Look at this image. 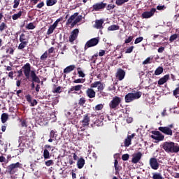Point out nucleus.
<instances>
[{"label":"nucleus","mask_w":179,"mask_h":179,"mask_svg":"<svg viewBox=\"0 0 179 179\" xmlns=\"http://www.w3.org/2000/svg\"><path fill=\"white\" fill-rule=\"evenodd\" d=\"M163 149L166 153H178L179 145L173 141H166L163 143Z\"/></svg>","instance_id":"nucleus-1"},{"label":"nucleus","mask_w":179,"mask_h":179,"mask_svg":"<svg viewBox=\"0 0 179 179\" xmlns=\"http://www.w3.org/2000/svg\"><path fill=\"white\" fill-rule=\"evenodd\" d=\"M173 128H174V124H171L166 127H159L158 129L159 131H160V132H162L164 135H167L168 136H173V134H175V138L178 139L177 136H178L179 133L174 131L173 130Z\"/></svg>","instance_id":"nucleus-2"},{"label":"nucleus","mask_w":179,"mask_h":179,"mask_svg":"<svg viewBox=\"0 0 179 179\" xmlns=\"http://www.w3.org/2000/svg\"><path fill=\"white\" fill-rule=\"evenodd\" d=\"M79 15V13H75L73 15H72L67 20L66 25L69 26L71 25V27H74L82 20V15Z\"/></svg>","instance_id":"nucleus-3"},{"label":"nucleus","mask_w":179,"mask_h":179,"mask_svg":"<svg viewBox=\"0 0 179 179\" xmlns=\"http://www.w3.org/2000/svg\"><path fill=\"white\" fill-rule=\"evenodd\" d=\"M142 96V92H136V93H128L124 96L125 103H131L134 100H138Z\"/></svg>","instance_id":"nucleus-4"},{"label":"nucleus","mask_w":179,"mask_h":179,"mask_svg":"<svg viewBox=\"0 0 179 179\" xmlns=\"http://www.w3.org/2000/svg\"><path fill=\"white\" fill-rule=\"evenodd\" d=\"M121 104V98L115 96L109 103L110 110H117V108Z\"/></svg>","instance_id":"nucleus-5"},{"label":"nucleus","mask_w":179,"mask_h":179,"mask_svg":"<svg viewBox=\"0 0 179 179\" xmlns=\"http://www.w3.org/2000/svg\"><path fill=\"white\" fill-rule=\"evenodd\" d=\"M20 166H22V164L19 162L11 164L7 166L6 172L8 173V174H15V173L17 171L16 169L20 168Z\"/></svg>","instance_id":"nucleus-6"},{"label":"nucleus","mask_w":179,"mask_h":179,"mask_svg":"<svg viewBox=\"0 0 179 179\" xmlns=\"http://www.w3.org/2000/svg\"><path fill=\"white\" fill-rule=\"evenodd\" d=\"M99 41H100V38H93L87 41L85 45V50H87V48H90V47H96L97 44H99Z\"/></svg>","instance_id":"nucleus-7"},{"label":"nucleus","mask_w":179,"mask_h":179,"mask_svg":"<svg viewBox=\"0 0 179 179\" xmlns=\"http://www.w3.org/2000/svg\"><path fill=\"white\" fill-rule=\"evenodd\" d=\"M151 134H152L150 136V138H152V139H155V141H157L158 142H162V141H164V135H163V134L160 133V131H151Z\"/></svg>","instance_id":"nucleus-8"},{"label":"nucleus","mask_w":179,"mask_h":179,"mask_svg":"<svg viewBox=\"0 0 179 179\" xmlns=\"http://www.w3.org/2000/svg\"><path fill=\"white\" fill-rule=\"evenodd\" d=\"M156 13V8H152L150 11H145L141 14L142 19H150V17H153L155 14Z\"/></svg>","instance_id":"nucleus-9"},{"label":"nucleus","mask_w":179,"mask_h":179,"mask_svg":"<svg viewBox=\"0 0 179 179\" xmlns=\"http://www.w3.org/2000/svg\"><path fill=\"white\" fill-rule=\"evenodd\" d=\"M149 164L152 170H159V167H160V164H159L157 159L155 157L150 159Z\"/></svg>","instance_id":"nucleus-10"},{"label":"nucleus","mask_w":179,"mask_h":179,"mask_svg":"<svg viewBox=\"0 0 179 179\" xmlns=\"http://www.w3.org/2000/svg\"><path fill=\"white\" fill-rule=\"evenodd\" d=\"M142 152H138L137 153H134L132 155V159L131 163L134 164H137V163H139L141 162V159H142Z\"/></svg>","instance_id":"nucleus-11"},{"label":"nucleus","mask_w":179,"mask_h":179,"mask_svg":"<svg viewBox=\"0 0 179 179\" xmlns=\"http://www.w3.org/2000/svg\"><path fill=\"white\" fill-rule=\"evenodd\" d=\"M78 36H79V29H75L72 31L71 33V35L69 36V41L70 43H73V41L78 38Z\"/></svg>","instance_id":"nucleus-12"},{"label":"nucleus","mask_w":179,"mask_h":179,"mask_svg":"<svg viewBox=\"0 0 179 179\" xmlns=\"http://www.w3.org/2000/svg\"><path fill=\"white\" fill-rule=\"evenodd\" d=\"M115 76L118 80H124V78H125V71L122 69H118Z\"/></svg>","instance_id":"nucleus-13"},{"label":"nucleus","mask_w":179,"mask_h":179,"mask_svg":"<svg viewBox=\"0 0 179 179\" xmlns=\"http://www.w3.org/2000/svg\"><path fill=\"white\" fill-rule=\"evenodd\" d=\"M106 6H107V3H103V2L96 3L92 6V9L93 10L97 11V10H100L101 9H104Z\"/></svg>","instance_id":"nucleus-14"},{"label":"nucleus","mask_w":179,"mask_h":179,"mask_svg":"<svg viewBox=\"0 0 179 179\" xmlns=\"http://www.w3.org/2000/svg\"><path fill=\"white\" fill-rule=\"evenodd\" d=\"M80 122L84 128L89 127V122H90V117H89V113H87L83 116V120Z\"/></svg>","instance_id":"nucleus-15"},{"label":"nucleus","mask_w":179,"mask_h":179,"mask_svg":"<svg viewBox=\"0 0 179 179\" xmlns=\"http://www.w3.org/2000/svg\"><path fill=\"white\" fill-rule=\"evenodd\" d=\"M25 99H26L27 101H28V103H30L31 107H34V106H37V100L34 99L32 101L31 94L26 95Z\"/></svg>","instance_id":"nucleus-16"},{"label":"nucleus","mask_w":179,"mask_h":179,"mask_svg":"<svg viewBox=\"0 0 179 179\" xmlns=\"http://www.w3.org/2000/svg\"><path fill=\"white\" fill-rule=\"evenodd\" d=\"M86 95L89 99H94V97H96V92L92 88H88L86 90Z\"/></svg>","instance_id":"nucleus-17"},{"label":"nucleus","mask_w":179,"mask_h":179,"mask_svg":"<svg viewBox=\"0 0 179 179\" xmlns=\"http://www.w3.org/2000/svg\"><path fill=\"white\" fill-rule=\"evenodd\" d=\"M114 167L115 170V174L116 176H118L120 174V171H121V170L122 169V167L118 165V159H115Z\"/></svg>","instance_id":"nucleus-18"},{"label":"nucleus","mask_w":179,"mask_h":179,"mask_svg":"<svg viewBox=\"0 0 179 179\" xmlns=\"http://www.w3.org/2000/svg\"><path fill=\"white\" fill-rule=\"evenodd\" d=\"M169 79H170V76L169 74L165 75L164 77L161 78L158 80V85H164V83H166V82H167Z\"/></svg>","instance_id":"nucleus-19"},{"label":"nucleus","mask_w":179,"mask_h":179,"mask_svg":"<svg viewBox=\"0 0 179 179\" xmlns=\"http://www.w3.org/2000/svg\"><path fill=\"white\" fill-rule=\"evenodd\" d=\"M104 23V21L103 20H96L95 21V24L94 25V27L95 29H103V24Z\"/></svg>","instance_id":"nucleus-20"},{"label":"nucleus","mask_w":179,"mask_h":179,"mask_svg":"<svg viewBox=\"0 0 179 179\" xmlns=\"http://www.w3.org/2000/svg\"><path fill=\"white\" fill-rule=\"evenodd\" d=\"M31 78L35 83H40V78L37 77V75H36V72L34 71H31Z\"/></svg>","instance_id":"nucleus-21"},{"label":"nucleus","mask_w":179,"mask_h":179,"mask_svg":"<svg viewBox=\"0 0 179 179\" xmlns=\"http://www.w3.org/2000/svg\"><path fill=\"white\" fill-rule=\"evenodd\" d=\"M82 87H83V85H78L76 86H73L69 90V93H71V92H73V91L79 92V90H81Z\"/></svg>","instance_id":"nucleus-22"},{"label":"nucleus","mask_w":179,"mask_h":179,"mask_svg":"<svg viewBox=\"0 0 179 179\" xmlns=\"http://www.w3.org/2000/svg\"><path fill=\"white\" fill-rule=\"evenodd\" d=\"M78 169H83L85 166V159L83 157H80L77 162Z\"/></svg>","instance_id":"nucleus-23"},{"label":"nucleus","mask_w":179,"mask_h":179,"mask_svg":"<svg viewBox=\"0 0 179 179\" xmlns=\"http://www.w3.org/2000/svg\"><path fill=\"white\" fill-rule=\"evenodd\" d=\"M55 29H57V25L55 24H52L49 27L48 31H47V33L46 34L48 36H50V34H52V33H54V30H55Z\"/></svg>","instance_id":"nucleus-24"},{"label":"nucleus","mask_w":179,"mask_h":179,"mask_svg":"<svg viewBox=\"0 0 179 179\" xmlns=\"http://www.w3.org/2000/svg\"><path fill=\"white\" fill-rule=\"evenodd\" d=\"M25 136L28 138H34V136H36V132L34 131V130H29L26 134Z\"/></svg>","instance_id":"nucleus-25"},{"label":"nucleus","mask_w":179,"mask_h":179,"mask_svg":"<svg viewBox=\"0 0 179 179\" xmlns=\"http://www.w3.org/2000/svg\"><path fill=\"white\" fill-rule=\"evenodd\" d=\"M100 72H101V69H96L92 71V76H97V78H101V73Z\"/></svg>","instance_id":"nucleus-26"},{"label":"nucleus","mask_w":179,"mask_h":179,"mask_svg":"<svg viewBox=\"0 0 179 179\" xmlns=\"http://www.w3.org/2000/svg\"><path fill=\"white\" fill-rule=\"evenodd\" d=\"M9 119V115H8V113H3L1 114V122L2 124H5V122H6V121H8V120Z\"/></svg>","instance_id":"nucleus-27"},{"label":"nucleus","mask_w":179,"mask_h":179,"mask_svg":"<svg viewBox=\"0 0 179 179\" xmlns=\"http://www.w3.org/2000/svg\"><path fill=\"white\" fill-rule=\"evenodd\" d=\"M24 73L25 77L27 78V79H29V78H30V74L31 75V69L30 68H24Z\"/></svg>","instance_id":"nucleus-28"},{"label":"nucleus","mask_w":179,"mask_h":179,"mask_svg":"<svg viewBox=\"0 0 179 179\" xmlns=\"http://www.w3.org/2000/svg\"><path fill=\"white\" fill-rule=\"evenodd\" d=\"M108 31H114L115 30H120V26L115 25V24L110 25L108 27Z\"/></svg>","instance_id":"nucleus-29"},{"label":"nucleus","mask_w":179,"mask_h":179,"mask_svg":"<svg viewBox=\"0 0 179 179\" xmlns=\"http://www.w3.org/2000/svg\"><path fill=\"white\" fill-rule=\"evenodd\" d=\"M22 14H23V11L22 10L19 11L17 13L14 14L12 16L13 20H17V19L20 18Z\"/></svg>","instance_id":"nucleus-30"},{"label":"nucleus","mask_w":179,"mask_h":179,"mask_svg":"<svg viewBox=\"0 0 179 179\" xmlns=\"http://www.w3.org/2000/svg\"><path fill=\"white\" fill-rule=\"evenodd\" d=\"M153 62V57H149L143 62V65H148Z\"/></svg>","instance_id":"nucleus-31"},{"label":"nucleus","mask_w":179,"mask_h":179,"mask_svg":"<svg viewBox=\"0 0 179 179\" xmlns=\"http://www.w3.org/2000/svg\"><path fill=\"white\" fill-rule=\"evenodd\" d=\"M152 179H164L160 173H152Z\"/></svg>","instance_id":"nucleus-32"},{"label":"nucleus","mask_w":179,"mask_h":179,"mask_svg":"<svg viewBox=\"0 0 179 179\" xmlns=\"http://www.w3.org/2000/svg\"><path fill=\"white\" fill-rule=\"evenodd\" d=\"M21 42L19 45H18V50H23V48H25V47L27 46V44H29V42H23V41H20Z\"/></svg>","instance_id":"nucleus-33"},{"label":"nucleus","mask_w":179,"mask_h":179,"mask_svg":"<svg viewBox=\"0 0 179 179\" xmlns=\"http://www.w3.org/2000/svg\"><path fill=\"white\" fill-rule=\"evenodd\" d=\"M20 41L27 42L29 43V39L27 38V36L24 34H21L20 36Z\"/></svg>","instance_id":"nucleus-34"},{"label":"nucleus","mask_w":179,"mask_h":179,"mask_svg":"<svg viewBox=\"0 0 179 179\" xmlns=\"http://www.w3.org/2000/svg\"><path fill=\"white\" fill-rule=\"evenodd\" d=\"M85 103H86V99L85 97H81L78 100V106H80V107H83Z\"/></svg>","instance_id":"nucleus-35"},{"label":"nucleus","mask_w":179,"mask_h":179,"mask_svg":"<svg viewBox=\"0 0 179 179\" xmlns=\"http://www.w3.org/2000/svg\"><path fill=\"white\" fill-rule=\"evenodd\" d=\"M129 1V0H116L115 3L117 5V6H122V5H124V3Z\"/></svg>","instance_id":"nucleus-36"},{"label":"nucleus","mask_w":179,"mask_h":179,"mask_svg":"<svg viewBox=\"0 0 179 179\" xmlns=\"http://www.w3.org/2000/svg\"><path fill=\"white\" fill-rule=\"evenodd\" d=\"M57 1L58 0H47L46 5L47 6H52L53 5H55Z\"/></svg>","instance_id":"nucleus-37"},{"label":"nucleus","mask_w":179,"mask_h":179,"mask_svg":"<svg viewBox=\"0 0 179 179\" xmlns=\"http://www.w3.org/2000/svg\"><path fill=\"white\" fill-rule=\"evenodd\" d=\"M20 125L22 128H27V122L24 119H21L20 120Z\"/></svg>","instance_id":"nucleus-38"},{"label":"nucleus","mask_w":179,"mask_h":179,"mask_svg":"<svg viewBox=\"0 0 179 179\" xmlns=\"http://www.w3.org/2000/svg\"><path fill=\"white\" fill-rule=\"evenodd\" d=\"M43 157L44 159H50L51 157V156H50V152L48 151V150L45 149L43 151Z\"/></svg>","instance_id":"nucleus-39"},{"label":"nucleus","mask_w":179,"mask_h":179,"mask_svg":"<svg viewBox=\"0 0 179 179\" xmlns=\"http://www.w3.org/2000/svg\"><path fill=\"white\" fill-rule=\"evenodd\" d=\"M132 142V140L129 138L128 137L124 140V146L125 148H128Z\"/></svg>","instance_id":"nucleus-40"},{"label":"nucleus","mask_w":179,"mask_h":179,"mask_svg":"<svg viewBox=\"0 0 179 179\" xmlns=\"http://www.w3.org/2000/svg\"><path fill=\"white\" fill-rule=\"evenodd\" d=\"M50 138H53V139H57V131L55 130H52L49 134Z\"/></svg>","instance_id":"nucleus-41"},{"label":"nucleus","mask_w":179,"mask_h":179,"mask_svg":"<svg viewBox=\"0 0 179 179\" xmlns=\"http://www.w3.org/2000/svg\"><path fill=\"white\" fill-rule=\"evenodd\" d=\"M177 38H178V34H173L170 36L169 41L170 43H173V41H174L175 40H177Z\"/></svg>","instance_id":"nucleus-42"},{"label":"nucleus","mask_w":179,"mask_h":179,"mask_svg":"<svg viewBox=\"0 0 179 179\" xmlns=\"http://www.w3.org/2000/svg\"><path fill=\"white\" fill-rule=\"evenodd\" d=\"M8 29V25L5 22H1L0 24V31L2 32L3 30Z\"/></svg>","instance_id":"nucleus-43"},{"label":"nucleus","mask_w":179,"mask_h":179,"mask_svg":"<svg viewBox=\"0 0 179 179\" xmlns=\"http://www.w3.org/2000/svg\"><path fill=\"white\" fill-rule=\"evenodd\" d=\"M26 29H27L28 30H33L36 29V26H34V24H33L32 22H30L27 25Z\"/></svg>","instance_id":"nucleus-44"},{"label":"nucleus","mask_w":179,"mask_h":179,"mask_svg":"<svg viewBox=\"0 0 179 179\" xmlns=\"http://www.w3.org/2000/svg\"><path fill=\"white\" fill-rule=\"evenodd\" d=\"M48 57V52L45 51L41 56V61H45Z\"/></svg>","instance_id":"nucleus-45"},{"label":"nucleus","mask_w":179,"mask_h":179,"mask_svg":"<svg viewBox=\"0 0 179 179\" xmlns=\"http://www.w3.org/2000/svg\"><path fill=\"white\" fill-rule=\"evenodd\" d=\"M20 1H23L24 0H14V5H13V8L16 9L19 5H20Z\"/></svg>","instance_id":"nucleus-46"},{"label":"nucleus","mask_w":179,"mask_h":179,"mask_svg":"<svg viewBox=\"0 0 179 179\" xmlns=\"http://www.w3.org/2000/svg\"><path fill=\"white\" fill-rule=\"evenodd\" d=\"M162 72H163V68H157L155 71V75L156 76L162 75Z\"/></svg>","instance_id":"nucleus-47"},{"label":"nucleus","mask_w":179,"mask_h":179,"mask_svg":"<svg viewBox=\"0 0 179 179\" xmlns=\"http://www.w3.org/2000/svg\"><path fill=\"white\" fill-rule=\"evenodd\" d=\"M78 74L79 78H85V73H83V71H82V70H80V68L78 69Z\"/></svg>","instance_id":"nucleus-48"},{"label":"nucleus","mask_w":179,"mask_h":179,"mask_svg":"<svg viewBox=\"0 0 179 179\" xmlns=\"http://www.w3.org/2000/svg\"><path fill=\"white\" fill-rule=\"evenodd\" d=\"M53 93H62V87H57L54 89Z\"/></svg>","instance_id":"nucleus-49"},{"label":"nucleus","mask_w":179,"mask_h":179,"mask_svg":"<svg viewBox=\"0 0 179 179\" xmlns=\"http://www.w3.org/2000/svg\"><path fill=\"white\" fill-rule=\"evenodd\" d=\"M45 164L47 166V167H50V166H52V164H54V161L52 159L45 161Z\"/></svg>","instance_id":"nucleus-50"},{"label":"nucleus","mask_w":179,"mask_h":179,"mask_svg":"<svg viewBox=\"0 0 179 179\" xmlns=\"http://www.w3.org/2000/svg\"><path fill=\"white\" fill-rule=\"evenodd\" d=\"M142 41H143V37L140 36L136 38L134 44H139V43H142Z\"/></svg>","instance_id":"nucleus-51"},{"label":"nucleus","mask_w":179,"mask_h":179,"mask_svg":"<svg viewBox=\"0 0 179 179\" xmlns=\"http://www.w3.org/2000/svg\"><path fill=\"white\" fill-rule=\"evenodd\" d=\"M122 159L124 162H127V160L129 159V154H124L122 156Z\"/></svg>","instance_id":"nucleus-52"},{"label":"nucleus","mask_w":179,"mask_h":179,"mask_svg":"<svg viewBox=\"0 0 179 179\" xmlns=\"http://www.w3.org/2000/svg\"><path fill=\"white\" fill-rule=\"evenodd\" d=\"M101 83V82H100V81H96L91 84V87H92V88L98 87V86L100 85Z\"/></svg>","instance_id":"nucleus-53"},{"label":"nucleus","mask_w":179,"mask_h":179,"mask_svg":"<svg viewBox=\"0 0 179 179\" xmlns=\"http://www.w3.org/2000/svg\"><path fill=\"white\" fill-rule=\"evenodd\" d=\"M134 40V36H130L128 37V38L125 39L124 43L125 44H129V43H131Z\"/></svg>","instance_id":"nucleus-54"},{"label":"nucleus","mask_w":179,"mask_h":179,"mask_svg":"<svg viewBox=\"0 0 179 179\" xmlns=\"http://www.w3.org/2000/svg\"><path fill=\"white\" fill-rule=\"evenodd\" d=\"M73 68H65L64 69V73H70V72H72L73 71Z\"/></svg>","instance_id":"nucleus-55"},{"label":"nucleus","mask_w":179,"mask_h":179,"mask_svg":"<svg viewBox=\"0 0 179 179\" xmlns=\"http://www.w3.org/2000/svg\"><path fill=\"white\" fill-rule=\"evenodd\" d=\"M134 46H131V47L128 48L126 50L125 53L126 54H131V52H132V51H134Z\"/></svg>","instance_id":"nucleus-56"},{"label":"nucleus","mask_w":179,"mask_h":179,"mask_svg":"<svg viewBox=\"0 0 179 179\" xmlns=\"http://www.w3.org/2000/svg\"><path fill=\"white\" fill-rule=\"evenodd\" d=\"M73 83H83L85 82V80L82 79V78H78L76 80H74Z\"/></svg>","instance_id":"nucleus-57"},{"label":"nucleus","mask_w":179,"mask_h":179,"mask_svg":"<svg viewBox=\"0 0 179 179\" xmlns=\"http://www.w3.org/2000/svg\"><path fill=\"white\" fill-rule=\"evenodd\" d=\"M177 94H179V87L176 88V90H173V96H175V97H178V96H177Z\"/></svg>","instance_id":"nucleus-58"},{"label":"nucleus","mask_w":179,"mask_h":179,"mask_svg":"<svg viewBox=\"0 0 179 179\" xmlns=\"http://www.w3.org/2000/svg\"><path fill=\"white\" fill-rule=\"evenodd\" d=\"M102 90H104V85L101 83L98 85V91L102 92Z\"/></svg>","instance_id":"nucleus-59"},{"label":"nucleus","mask_w":179,"mask_h":179,"mask_svg":"<svg viewBox=\"0 0 179 179\" xmlns=\"http://www.w3.org/2000/svg\"><path fill=\"white\" fill-rule=\"evenodd\" d=\"M115 8V5L114 4H108L106 7L107 10H111V9H114Z\"/></svg>","instance_id":"nucleus-60"},{"label":"nucleus","mask_w":179,"mask_h":179,"mask_svg":"<svg viewBox=\"0 0 179 179\" xmlns=\"http://www.w3.org/2000/svg\"><path fill=\"white\" fill-rule=\"evenodd\" d=\"M103 108V104H98L95 106V110H96V111H100V110H101Z\"/></svg>","instance_id":"nucleus-61"},{"label":"nucleus","mask_w":179,"mask_h":179,"mask_svg":"<svg viewBox=\"0 0 179 179\" xmlns=\"http://www.w3.org/2000/svg\"><path fill=\"white\" fill-rule=\"evenodd\" d=\"M14 52L15 50H13V48H11L6 50L7 54H10L11 55H13Z\"/></svg>","instance_id":"nucleus-62"},{"label":"nucleus","mask_w":179,"mask_h":179,"mask_svg":"<svg viewBox=\"0 0 179 179\" xmlns=\"http://www.w3.org/2000/svg\"><path fill=\"white\" fill-rule=\"evenodd\" d=\"M157 10H164V9H166V6L164 5L157 6Z\"/></svg>","instance_id":"nucleus-63"},{"label":"nucleus","mask_w":179,"mask_h":179,"mask_svg":"<svg viewBox=\"0 0 179 179\" xmlns=\"http://www.w3.org/2000/svg\"><path fill=\"white\" fill-rule=\"evenodd\" d=\"M43 6H44V1H42L39 3H38L36 6V8H38V9H41V8H43Z\"/></svg>","instance_id":"nucleus-64"}]
</instances>
